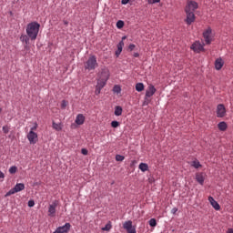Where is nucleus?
<instances>
[{
	"label": "nucleus",
	"mask_w": 233,
	"mask_h": 233,
	"mask_svg": "<svg viewBox=\"0 0 233 233\" xmlns=\"http://www.w3.org/2000/svg\"><path fill=\"white\" fill-rule=\"evenodd\" d=\"M57 205H59L57 200H55L51 205H49L48 216H50V218H54V216H56V208H57Z\"/></svg>",
	"instance_id": "obj_8"
},
{
	"label": "nucleus",
	"mask_w": 233,
	"mask_h": 233,
	"mask_svg": "<svg viewBox=\"0 0 233 233\" xmlns=\"http://www.w3.org/2000/svg\"><path fill=\"white\" fill-rule=\"evenodd\" d=\"M20 41H22V43H25V48H28V44L30 43V36H28V35H22L20 36Z\"/></svg>",
	"instance_id": "obj_15"
},
{
	"label": "nucleus",
	"mask_w": 233,
	"mask_h": 233,
	"mask_svg": "<svg viewBox=\"0 0 233 233\" xmlns=\"http://www.w3.org/2000/svg\"><path fill=\"white\" fill-rule=\"evenodd\" d=\"M106 85V81L101 80L99 78L97 79L96 86H99L100 88H105Z\"/></svg>",
	"instance_id": "obj_25"
},
{
	"label": "nucleus",
	"mask_w": 233,
	"mask_h": 233,
	"mask_svg": "<svg viewBox=\"0 0 233 233\" xmlns=\"http://www.w3.org/2000/svg\"><path fill=\"white\" fill-rule=\"evenodd\" d=\"M2 130L4 134H8L10 132V127L8 126H4Z\"/></svg>",
	"instance_id": "obj_34"
},
{
	"label": "nucleus",
	"mask_w": 233,
	"mask_h": 233,
	"mask_svg": "<svg viewBox=\"0 0 233 233\" xmlns=\"http://www.w3.org/2000/svg\"><path fill=\"white\" fill-rule=\"evenodd\" d=\"M39 28L41 25L37 22H31L26 26V34L30 37L31 41H35L37 39V34H39Z\"/></svg>",
	"instance_id": "obj_1"
},
{
	"label": "nucleus",
	"mask_w": 233,
	"mask_h": 233,
	"mask_svg": "<svg viewBox=\"0 0 233 233\" xmlns=\"http://www.w3.org/2000/svg\"><path fill=\"white\" fill-rule=\"evenodd\" d=\"M203 37L206 45H210V43H212V28L208 27L206 31H204Z\"/></svg>",
	"instance_id": "obj_5"
},
{
	"label": "nucleus",
	"mask_w": 233,
	"mask_h": 233,
	"mask_svg": "<svg viewBox=\"0 0 233 233\" xmlns=\"http://www.w3.org/2000/svg\"><path fill=\"white\" fill-rule=\"evenodd\" d=\"M111 127H113V128H117V127H119V122H117V121H112L111 122Z\"/></svg>",
	"instance_id": "obj_38"
},
{
	"label": "nucleus",
	"mask_w": 233,
	"mask_h": 233,
	"mask_svg": "<svg viewBox=\"0 0 233 233\" xmlns=\"http://www.w3.org/2000/svg\"><path fill=\"white\" fill-rule=\"evenodd\" d=\"M208 201H209L210 205L213 207V208H215V210L221 209L219 203H218V201H216V199H214V198L208 197Z\"/></svg>",
	"instance_id": "obj_13"
},
{
	"label": "nucleus",
	"mask_w": 233,
	"mask_h": 233,
	"mask_svg": "<svg viewBox=\"0 0 233 233\" xmlns=\"http://www.w3.org/2000/svg\"><path fill=\"white\" fill-rule=\"evenodd\" d=\"M113 92H115V94H121V86H119L117 85L114 86Z\"/></svg>",
	"instance_id": "obj_28"
},
{
	"label": "nucleus",
	"mask_w": 233,
	"mask_h": 233,
	"mask_svg": "<svg viewBox=\"0 0 233 233\" xmlns=\"http://www.w3.org/2000/svg\"><path fill=\"white\" fill-rule=\"evenodd\" d=\"M149 225H150L151 227H156V226L157 225V222L156 221V218H151V219L149 220Z\"/></svg>",
	"instance_id": "obj_35"
},
{
	"label": "nucleus",
	"mask_w": 233,
	"mask_h": 233,
	"mask_svg": "<svg viewBox=\"0 0 233 233\" xmlns=\"http://www.w3.org/2000/svg\"><path fill=\"white\" fill-rule=\"evenodd\" d=\"M129 1L130 0H122L121 3H122V5H128Z\"/></svg>",
	"instance_id": "obj_46"
},
{
	"label": "nucleus",
	"mask_w": 233,
	"mask_h": 233,
	"mask_svg": "<svg viewBox=\"0 0 233 233\" xmlns=\"http://www.w3.org/2000/svg\"><path fill=\"white\" fill-rule=\"evenodd\" d=\"M121 114H123V107H121L120 106H116L115 107V116H121Z\"/></svg>",
	"instance_id": "obj_23"
},
{
	"label": "nucleus",
	"mask_w": 233,
	"mask_h": 233,
	"mask_svg": "<svg viewBox=\"0 0 233 233\" xmlns=\"http://www.w3.org/2000/svg\"><path fill=\"white\" fill-rule=\"evenodd\" d=\"M196 181H198V183H199V185H203L205 183V177H203V174H197Z\"/></svg>",
	"instance_id": "obj_20"
},
{
	"label": "nucleus",
	"mask_w": 233,
	"mask_h": 233,
	"mask_svg": "<svg viewBox=\"0 0 233 233\" xmlns=\"http://www.w3.org/2000/svg\"><path fill=\"white\" fill-rule=\"evenodd\" d=\"M70 223H66L64 226L58 227L54 233H66L68 230H70Z\"/></svg>",
	"instance_id": "obj_12"
},
{
	"label": "nucleus",
	"mask_w": 233,
	"mask_h": 233,
	"mask_svg": "<svg viewBox=\"0 0 233 233\" xmlns=\"http://www.w3.org/2000/svg\"><path fill=\"white\" fill-rule=\"evenodd\" d=\"M101 90H103V88H102V87H99V86H96L95 94H96V96H99V94H101Z\"/></svg>",
	"instance_id": "obj_37"
},
{
	"label": "nucleus",
	"mask_w": 233,
	"mask_h": 233,
	"mask_svg": "<svg viewBox=\"0 0 233 233\" xmlns=\"http://www.w3.org/2000/svg\"><path fill=\"white\" fill-rule=\"evenodd\" d=\"M34 205H35V202L34 200L28 201V207L32 208V207H34Z\"/></svg>",
	"instance_id": "obj_42"
},
{
	"label": "nucleus",
	"mask_w": 233,
	"mask_h": 233,
	"mask_svg": "<svg viewBox=\"0 0 233 233\" xmlns=\"http://www.w3.org/2000/svg\"><path fill=\"white\" fill-rule=\"evenodd\" d=\"M127 39V36H123L121 41H125Z\"/></svg>",
	"instance_id": "obj_51"
},
{
	"label": "nucleus",
	"mask_w": 233,
	"mask_h": 233,
	"mask_svg": "<svg viewBox=\"0 0 233 233\" xmlns=\"http://www.w3.org/2000/svg\"><path fill=\"white\" fill-rule=\"evenodd\" d=\"M227 116V108H225V105L218 104L217 106V117H225Z\"/></svg>",
	"instance_id": "obj_6"
},
{
	"label": "nucleus",
	"mask_w": 233,
	"mask_h": 233,
	"mask_svg": "<svg viewBox=\"0 0 233 233\" xmlns=\"http://www.w3.org/2000/svg\"><path fill=\"white\" fill-rule=\"evenodd\" d=\"M54 130H56V132H61L63 130V125L61 123H56L55 121L52 122Z\"/></svg>",
	"instance_id": "obj_19"
},
{
	"label": "nucleus",
	"mask_w": 233,
	"mask_h": 233,
	"mask_svg": "<svg viewBox=\"0 0 233 233\" xmlns=\"http://www.w3.org/2000/svg\"><path fill=\"white\" fill-rule=\"evenodd\" d=\"M223 65H224L223 59L218 58L215 61V68H216V70H221V68H223Z\"/></svg>",
	"instance_id": "obj_18"
},
{
	"label": "nucleus",
	"mask_w": 233,
	"mask_h": 233,
	"mask_svg": "<svg viewBox=\"0 0 233 233\" xmlns=\"http://www.w3.org/2000/svg\"><path fill=\"white\" fill-rule=\"evenodd\" d=\"M134 48H136V45L130 44V45L128 46V50H130V52H132V50H134Z\"/></svg>",
	"instance_id": "obj_41"
},
{
	"label": "nucleus",
	"mask_w": 233,
	"mask_h": 233,
	"mask_svg": "<svg viewBox=\"0 0 233 233\" xmlns=\"http://www.w3.org/2000/svg\"><path fill=\"white\" fill-rule=\"evenodd\" d=\"M97 58L96 56H91L85 64L86 70H96L97 68Z\"/></svg>",
	"instance_id": "obj_2"
},
{
	"label": "nucleus",
	"mask_w": 233,
	"mask_h": 233,
	"mask_svg": "<svg viewBox=\"0 0 233 233\" xmlns=\"http://www.w3.org/2000/svg\"><path fill=\"white\" fill-rule=\"evenodd\" d=\"M176 212H177V208H173L172 209H171V214H176Z\"/></svg>",
	"instance_id": "obj_45"
},
{
	"label": "nucleus",
	"mask_w": 233,
	"mask_h": 233,
	"mask_svg": "<svg viewBox=\"0 0 233 233\" xmlns=\"http://www.w3.org/2000/svg\"><path fill=\"white\" fill-rule=\"evenodd\" d=\"M149 5H156V3H159L161 0H147Z\"/></svg>",
	"instance_id": "obj_40"
},
{
	"label": "nucleus",
	"mask_w": 233,
	"mask_h": 233,
	"mask_svg": "<svg viewBox=\"0 0 233 233\" xmlns=\"http://www.w3.org/2000/svg\"><path fill=\"white\" fill-rule=\"evenodd\" d=\"M64 25H66V26L68 25V21L64 20Z\"/></svg>",
	"instance_id": "obj_50"
},
{
	"label": "nucleus",
	"mask_w": 233,
	"mask_h": 233,
	"mask_svg": "<svg viewBox=\"0 0 233 233\" xmlns=\"http://www.w3.org/2000/svg\"><path fill=\"white\" fill-rule=\"evenodd\" d=\"M1 112H2V109H1V107H0V114H1Z\"/></svg>",
	"instance_id": "obj_52"
},
{
	"label": "nucleus",
	"mask_w": 233,
	"mask_h": 233,
	"mask_svg": "<svg viewBox=\"0 0 233 233\" xmlns=\"http://www.w3.org/2000/svg\"><path fill=\"white\" fill-rule=\"evenodd\" d=\"M138 168L142 172H147V170H148V164H147V163H140L139 166H138Z\"/></svg>",
	"instance_id": "obj_22"
},
{
	"label": "nucleus",
	"mask_w": 233,
	"mask_h": 233,
	"mask_svg": "<svg viewBox=\"0 0 233 233\" xmlns=\"http://www.w3.org/2000/svg\"><path fill=\"white\" fill-rule=\"evenodd\" d=\"M0 179H5V173L0 171Z\"/></svg>",
	"instance_id": "obj_47"
},
{
	"label": "nucleus",
	"mask_w": 233,
	"mask_h": 233,
	"mask_svg": "<svg viewBox=\"0 0 233 233\" xmlns=\"http://www.w3.org/2000/svg\"><path fill=\"white\" fill-rule=\"evenodd\" d=\"M15 172H17V167L12 166V167L9 168V173H11V174H15Z\"/></svg>",
	"instance_id": "obj_32"
},
{
	"label": "nucleus",
	"mask_w": 233,
	"mask_h": 233,
	"mask_svg": "<svg viewBox=\"0 0 233 233\" xmlns=\"http://www.w3.org/2000/svg\"><path fill=\"white\" fill-rule=\"evenodd\" d=\"M127 233H136V227L131 226L128 229H126Z\"/></svg>",
	"instance_id": "obj_36"
},
{
	"label": "nucleus",
	"mask_w": 233,
	"mask_h": 233,
	"mask_svg": "<svg viewBox=\"0 0 233 233\" xmlns=\"http://www.w3.org/2000/svg\"><path fill=\"white\" fill-rule=\"evenodd\" d=\"M198 5L197 4L196 1H187V5L185 7V12H196L198 10Z\"/></svg>",
	"instance_id": "obj_4"
},
{
	"label": "nucleus",
	"mask_w": 233,
	"mask_h": 233,
	"mask_svg": "<svg viewBox=\"0 0 233 233\" xmlns=\"http://www.w3.org/2000/svg\"><path fill=\"white\" fill-rule=\"evenodd\" d=\"M75 123H76V125H83L85 123V116L83 114H78Z\"/></svg>",
	"instance_id": "obj_17"
},
{
	"label": "nucleus",
	"mask_w": 233,
	"mask_h": 233,
	"mask_svg": "<svg viewBox=\"0 0 233 233\" xmlns=\"http://www.w3.org/2000/svg\"><path fill=\"white\" fill-rule=\"evenodd\" d=\"M136 90L137 92H143L145 90V85L143 83H137L136 85Z\"/></svg>",
	"instance_id": "obj_24"
},
{
	"label": "nucleus",
	"mask_w": 233,
	"mask_h": 233,
	"mask_svg": "<svg viewBox=\"0 0 233 233\" xmlns=\"http://www.w3.org/2000/svg\"><path fill=\"white\" fill-rule=\"evenodd\" d=\"M34 130H37V123H35V126L31 127L30 132H34Z\"/></svg>",
	"instance_id": "obj_44"
},
{
	"label": "nucleus",
	"mask_w": 233,
	"mask_h": 233,
	"mask_svg": "<svg viewBox=\"0 0 233 233\" xmlns=\"http://www.w3.org/2000/svg\"><path fill=\"white\" fill-rule=\"evenodd\" d=\"M149 104H150L149 97L145 96L144 102H143V106H147V105H149Z\"/></svg>",
	"instance_id": "obj_30"
},
{
	"label": "nucleus",
	"mask_w": 233,
	"mask_h": 233,
	"mask_svg": "<svg viewBox=\"0 0 233 233\" xmlns=\"http://www.w3.org/2000/svg\"><path fill=\"white\" fill-rule=\"evenodd\" d=\"M192 167H194V168H199V167H201V164L199 163V161H193Z\"/></svg>",
	"instance_id": "obj_33"
},
{
	"label": "nucleus",
	"mask_w": 233,
	"mask_h": 233,
	"mask_svg": "<svg viewBox=\"0 0 233 233\" xmlns=\"http://www.w3.org/2000/svg\"><path fill=\"white\" fill-rule=\"evenodd\" d=\"M21 190H25V184L19 183L16 184L14 188H11L6 194L5 198H8V196H12L13 194H15L17 192H21Z\"/></svg>",
	"instance_id": "obj_3"
},
{
	"label": "nucleus",
	"mask_w": 233,
	"mask_h": 233,
	"mask_svg": "<svg viewBox=\"0 0 233 233\" xmlns=\"http://www.w3.org/2000/svg\"><path fill=\"white\" fill-rule=\"evenodd\" d=\"M156 94V87L153 85H150L146 90V96L152 97Z\"/></svg>",
	"instance_id": "obj_14"
},
{
	"label": "nucleus",
	"mask_w": 233,
	"mask_h": 233,
	"mask_svg": "<svg viewBox=\"0 0 233 233\" xmlns=\"http://www.w3.org/2000/svg\"><path fill=\"white\" fill-rule=\"evenodd\" d=\"M133 57H139V53H134Z\"/></svg>",
	"instance_id": "obj_48"
},
{
	"label": "nucleus",
	"mask_w": 233,
	"mask_h": 233,
	"mask_svg": "<svg viewBox=\"0 0 233 233\" xmlns=\"http://www.w3.org/2000/svg\"><path fill=\"white\" fill-rule=\"evenodd\" d=\"M191 50H194V52H197V54H199V52H203L205 50L204 45H202L199 42H195L191 46Z\"/></svg>",
	"instance_id": "obj_11"
},
{
	"label": "nucleus",
	"mask_w": 233,
	"mask_h": 233,
	"mask_svg": "<svg viewBox=\"0 0 233 233\" xmlns=\"http://www.w3.org/2000/svg\"><path fill=\"white\" fill-rule=\"evenodd\" d=\"M131 227H133L131 220L126 221V222L123 224V228H125V230H127V229L131 228Z\"/></svg>",
	"instance_id": "obj_26"
},
{
	"label": "nucleus",
	"mask_w": 233,
	"mask_h": 233,
	"mask_svg": "<svg viewBox=\"0 0 233 233\" xmlns=\"http://www.w3.org/2000/svg\"><path fill=\"white\" fill-rule=\"evenodd\" d=\"M27 139L30 145H35V143H37L38 141L37 133L34 131H29V133L27 134Z\"/></svg>",
	"instance_id": "obj_7"
},
{
	"label": "nucleus",
	"mask_w": 233,
	"mask_h": 233,
	"mask_svg": "<svg viewBox=\"0 0 233 233\" xmlns=\"http://www.w3.org/2000/svg\"><path fill=\"white\" fill-rule=\"evenodd\" d=\"M227 233H233V229L232 228H228Z\"/></svg>",
	"instance_id": "obj_49"
},
{
	"label": "nucleus",
	"mask_w": 233,
	"mask_h": 233,
	"mask_svg": "<svg viewBox=\"0 0 233 233\" xmlns=\"http://www.w3.org/2000/svg\"><path fill=\"white\" fill-rule=\"evenodd\" d=\"M116 161H125V156L123 155H116Z\"/></svg>",
	"instance_id": "obj_31"
},
{
	"label": "nucleus",
	"mask_w": 233,
	"mask_h": 233,
	"mask_svg": "<svg viewBox=\"0 0 233 233\" xmlns=\"http://www.w3.org/2000/svg\"><path fill=\"white\" fill-rule=\"evenodd\" d=\"M109 77H110V71H108L107 68H104L101 70L98 79L107 82Z\"/></svg>",
	"instance_id": "obj_9"
},
{
	"label": "nucleus",
	"mask_w": 233,
	"mask_h": 233,
	"mask_svg": "<svg viewBox=\"0 0 233 233\" xmlns=\"http://www.w3.org/2000/svg\"><path fill=\"white\" fill-rule=\"evenodd\" d=\"M123 46H125V42L120 41L117 45V50L116 51V57H119V56H121V52H123Z\"/></svg>",
	"instance_id": "obj_16"
},
{
	"label": "nucleus",
	"mask_w": 233,
	"mask_h": 233,
	"mask_svg": "<svg viewBox=\"0 0 233 233\" xmlns=\"http://www.w3.org/2000/svg\"><path fill=\"white\" fill-rule=\"evenodd\" d=\"M81 154H83V156H88V150L86 148H82Z\"/></svg>",
	"instance_id": "obj_39"
},
{
	"label": "nucleus",
	"mask_w": 233,
	"mask_h": 233,
	"mask_svg": "<svg viewBox=\"0 0 233 233\" xmlns=\"http://www.w3.org/2000/svg\"><path fill=\"white\" fill-rule=\"evenodd\" d=\"M218 127V130H220L221 132H225V130H227V122H219Z\"/></svg>",
	"instance_id": "obj_21"
},
{
	"label": "nucleus",
	"mask_w": 233,
	"mask_h": 233,
	"mask_svg": "<svg viewBox=\"0 0 233 233\" xmlns=\"http://www.w3.org/2000/svg\"><path fill=\"white\" fill-rule=\"evenodd\" d=\"M112 228V224L108 222L104 228H102V230L106 232H109V230Z\"/></svg>",
	"instance_id": "obj_27"
},
{
	"label": "nucleus",
	"mask_w": 233,
	"mask_h": 233,
	"mask_svg": "<svg viewBox=\"0 0 233 233\" xmlns=\"http://www.w3.org/2000/svg\"><path fill=\"white\" fill-rule=\"evenodd\" d=\"M124 26H125V22H124V21L118 20V21L116 22V28L121 29V28H123Z\"/></svg>",
	"instance_id": "obj_29"
},
{
	"label": "nucleus",
	"mask_w": 233,
	"mask_h": 233,
	"mask_svg": "<svg viewBox=\"0 0 233 233\" xmlns=\"http://www.w3.org/2000/svg\"><path fill=\"white\" fill-rule=\"evenodd\" d=\"M61 108H66V100L62 101Z\"/></svg>",
	"instance_id": "obj_43"
},
{
	"label": "nucleus",
	"mask_w": 233,
	"mask_h": 233,
	"mask_svg": "<svg viewBox=\"0 0 233 233\" xmlns=\"http://www.w3.org/2000/svg\"><path fill=\"white\" fill-rule=\"evenodd\" d=\"M187 15L186 23L187 25H191L196 21V15L190 11H185Z\"/></svg>",
	"instance_id": "obj_10"
}]
</instances>
